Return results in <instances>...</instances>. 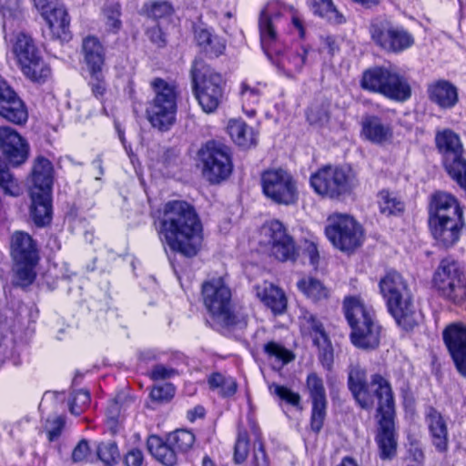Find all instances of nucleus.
<instances>
[{
    "label": "nucleus",
    "mask_w": 466,
    "mask_h": 466,
    "mask_svg": "<svg viewBox=\"0 0 466 466\" xmlns=\"http://www.w3.org/2000/svg\"><path fill=\"white\" fill-rule=\"evenodd\" d=\"M158 234L171 250L195 257L203 242V225L195 208L183 200L165 204Z\"/></svg>",
    "instance_id": "nucleus-1"
},
{
    "label": "nucleus",
    "mask_w": 466,
    "mask_h": 466,
    "mask_svg": "<svg viewBox=\"0 0 466 466\" xmlns=\"http://www.w3.org/2000/svg\"><path fill=\"white\" fill-rule=\"evenodd\" d=\"M429 225L440 247L455 245L464 227L463 211L457 198L442 191L434 193L429 207Z\"/></svg>",
    "instance_id": "nucleus-2"
},
{
    "label": "nucleus",
    "mask_w": 466,
    "mask_h": 466,
    "mask_svg": "<svg viewBox=\"0 0 466 466\" xmlns=\"http://www.w3.org/2000/svg\"><path fill=\"white\" fill-rule=\"evenodd\" d=\"M371 386L376 387L378 399L377 418L380 425L377 442L383 460L396 454L397 441L394 433L395 406L393 393L389 381L380 374H374Z\"/></svg>",
    "instance_id": "nucleus-3"
},
{
    "label": "nucleus",
    "mask_w": 466,
    "mask_h": 466,
    "mask_svg": "<svg viewBox=\"0 0 466 466\" xmlns=\"http://www.w3.org/2000/svg\"><path fill=\"white\" fill-rule=\"evenodd\" d=\"M345 317L351 329L350 340L361 350H375L380 342L381 327L373 312L358 298H347L343 303Z\"/></svg>",
    "instance_id": "nucleus-4"
},
{
    "label": "nucleus",
    "mask_w": 466,
    "mask_h": 466,
    "mask_svg": "<svg viewBox=\"0 0 466 466\" xmlns=\"http://www.w3.org/2000/svg\"><path fill=\"white\" fill-rule=\"evenodd\" d=\"M203 302L213 319L224 327H245L247 318L232 310L231 290L222 278L202 285Z\"/></svg>",
    "instance_id": "nucleus-5"
},
{
    "label": "nucleus",
    "mask_w": 466,
    "mask_h": 466,
    "mask_svg": "<svg viewBox=\"0 0 466 466\" xmlns=\"http://www.w3.org/2000/svg\"><path fill=\"white\" fill-rule=\"evenodd\" d=\"M195 96L205 113L215 112L224 98L225 82L202 59H195L191 67Z\"/></svg>",
    "instance_id": "nucleus-6"
},
{
    "label": "nucleus",
    "mask_w": 466,
    "mask_h": 466,
    "mask_svg": "<svg viewBox=\"0 0 466 466\" xmlns=\"http://www.w3.org/2000/svg\"><path fill=\"white\" fill-rule=\"evenodd\" d=\"M155 98L147 108V119L153 127L160 131L168 130L176 121L177 86L161 78L151 82Z\"/></svg>",
    "instance_id": "nucleus-7"
},
{
    "label": "nucleus",
    "mask_w": 466,
    "mask_h": 466,
    "mask_svg": "<svg viewBox=\"0 0 466 466\" xmlns=\"http://www.w3.org/2000/svg\"><path fill=\"white\" fill-rule=\"evenodd\" d=\"M309 183L318 195L331 199L350 194L356 186L350 170L331 165L324 166L312 173Z\"/></svg>",
    "instance_id": "nucleus-8"
},
{
    "label": "nucleus",
    "mask_w": 466,
    "mask_h": 466,
    "mask_svg": "<svg viewBox=\"0 0 466 466\" xmlns=\"http://www.w3.org/2000/svg\"><path fill=\"white\" fill-rule=\"evenodd\" d=\"M432 283L439 295L454 304L466 299V279L459 262L451 258L441 260Z\"/></svg>",
    "instance_id": "nucleus-9"
},
{
    "label": "nucleus",
    "mask_w": 466,
    "mask_h": 466,
    "mask_svg": "<svg viewBox=\"0 0 466 466\" xmlns=\"http://www.w3.org/2000/svg\"><path fill=\"white\" fill-rule=\"evenodd\" d=\"M203 177L211 184L226 180L233 170L230 150L215 141H208L198 151Z\"/></svg>",
    "instance_id": "nucleus-10"
},
{
    "label": "nucleus",
    "mask_w": 466,
    "mask_h": 466,
    "mask_svg": "<svg viewBox=\"0 0 466 466\" xmlns=\"http://www.w3.org/2000/svg\"><path fill=\"white\" fill-rule=\"evenodd\" d=\"M360 85L363 89L380 93L392 100L404 101L408 97V86L403 79L387 67L375 66L366 70Z\"/></svg>",
    "instance_id": "nucleus-11"
},
{
    "label": "nucleus",
    "mask_w": 466,
    "mask_h": 466,
    "mask_svg": "<svg viewBox=\"0 0 466 466\" xmlns=\"http://www.w3.org/2000/svg\"><path fill=\"white\" fill-rule=\"evenodd\" d=\"M325 233L334 247L345 252L355 250L363 241L361 226L346 214L329 216Z\"/></svg>",
    "instance_id": "nucleus-12"
},
{
    "label": "nucleus",
    "mask_w": 466,
    "mask_h": 466,
    "mask_svg": "<svg viewBox=\"0 0 466 466\" xmlns=\"http://www.w3.org/2000/svg\"><path fill=\"white\" fill-rule=\"evenodd\" d=\"M261 242L269 247L272 256L278 260L294 262L299 250L295 242L286 230L284 225L279 220H270L266 222L260 230Z\"/></svg>",
    "instance_id": "nucleus-13"
},
{
    "label": "nucleus",
    "mask_w": 466,
    "mask_h": 466,
    "mask_svg": "<svg viewBox=\"0 0 466 466\" xmlns=\"http://www.w3.org/2000/svg\"><path fill=\"white\" fill-rule=\"evenodd\" d=\"M380 289L386 299L388 310L398 326L408 329V299H402L401 292L406 289L402 277L397 272L388 273L380 281Z\"/></svg>",
    "instance_id": "nucleus-14"
},
{
    "label": "nucleus",
    "mask_w": 466,
    "mask_h": 466,
    "mask_svg": "<svg viewBox=\"0 0 466 466\" xmlns=\"http://www.w3.org/2000/svg\"><path fill=\"white\" fill-rule=\"evenodd\" d=\"M261 184L264 194L278 204L290 205L298 198L296 181L282 168L263 172Z\"/></svg>",
    "instance_id": "nucleus-15"
},
{
    "label": "nucleus",
    "mask_w": 466,
    "mask_h": 466,
    "mask_svg": "<svg viewBox=\"0 0 466 466\" xmlns=\"http://www.w3.org/2000/svg\"><path fill=\"white\" fill-rule=\"evenodd\" d=\"M370 33L374 43L387 52L400 53L408 47L406 30L387 19L373 21Z\"/></svg>",
    "instance_id": "nucleus-16"
},
{
    "label": "nucleus",
    "mask_w": 466,
    "mask_h": 466,
    "mask_svg": "<svg viewBox=\"0 0 466 466\" xmlns=\"http://www.w3.org/2000/svg\"><path fill=\"white\" fill-rule=\"evenodd\" d=\"M299 325L301 333L309 336L319 349L323 365L329 369L333 360L332 347L321 321L314 314L305 311L299 318Z\"/></svg>",
    "instance_id": "nucleus-17"
},
{
    "label": "nucleus",
    "mask_w": 466,
    "mask_h": 466,
    "mask_svg": "<svg viewBox=\"0 0 466 466\" xmlns=\"http://www.w3.org/2000/svg\"><path fill=\"white\" fill-rule=\"evenodd\" d=\"M0 149L12 167L24 164L29 156V145L10 127H0Z\"/></svg>",
    "instance_id": "nucleus-18"
},
{
    "label": "nucleus",
    "mask_w": 466,
    "mask_h": 466,
    "mask_svg": "<svg viewBox=\"0 0 466 466\" xmlns=\"http://www.w3.org/2000/svg\"><path fill=\"white\" fill-rule=\"evenodd\" d=\"M306 389L312 403L310 426L312 431L319 432L324 423L327 410V396L323 380L315 372L307 376Z\"/></svg>",
    "instance_id": "nucleus-19"
},
{
    "label": "nucleus",
    "mask_w": 466,
    "mask_h": 466,
    "mask_svg": "<svg viewBox=\"0 0 466 466\" xmlns=\"http://www.w3.org/2000/svg\"><path fill=\"white\" fill-rule=\"evenodd\" d=\"M0 116L16 125L25 124L28 118L25 103L2 76H0Z\"/></svg>",
    "instance_id": "nucleus-20"
},
{
    "label": "nucleus",
    "mask_w": 466,
    "mask_h": 466,
    "mask_svg": "<svg viewBox=\"0 0 466 466\" xmlns=\"http://www.w3.org/2000/svg\"><path fill=\"white\" fill-rule=\"evenodd\" d=\"M442 337L458 372L466 378V327L451 324L443 330Z\"/></svg>",
    "instance_id": "nucleus-21"
},
{
    "label": "nucleus",
    "mask_w": 466,
    "mask_h": 466,
    "mask_svg": "<svg viewBox=\"0 0 466 466\" xmlns=\"http://www.w3.org/2000/svg\"><path fill=\"white\" fill-rule=\"evenodd\" d=\"M374 375L371 376V378ZM372 379L370 380V381ZM348 387L356 402L365 410L373 407V397H376V387L367 382V374L365 369L360 365H350L348 373Z\"/></svg>",
    "instance_id": "nucleus-22"
},
{
    "label": "nucleus",
    "mask_w": 466,
    "mask_h": 466,
    "mask_svg": "<svg viewBox=\"0 0 466 466\" xmlns=\"http://www.w3.org/2000/svg\"><path fill=\"white\" fill-rule=\"evenodd\" d=\"M281 20L279 12L273 11L271 6H266L260 13L258 27L260 34L261 46L268 57L272 53L279 54L278 48V25Z\"/></svg>",
    "instance_id": "nucleus-23"
},
{
    "label": "nucleus",
    "mask_w": 466,
    "mask_h": 466,
    "mask_svg": "<svg viewBox=\"0 0 466 466\" xmlns=\"http://www.w3.org/2000/svg\"><path fill=\"white\" fill-rule=\"evenodd\" d=\"M435 144L441 155L443 166L451 167L455 159L463 156V146L460 136L450 128L438 130L435 135Z\"/></svg>",
    "instance_id": "nucleus-24"
},
{
    "label": "nucleus",
    "mask_w": 466,
    "mask_h": 466,
    "mask_svg": "<svg viewBox=\"0 0 466 466\" xmlns=\"http://www.w3.org/2000/svg\"><path fill=\"white\" fill-rule=\"evenodd\" d=\"M428 96L431 103L441 109H451L459 102L458 88L448 80H438L428 86Z\"/></svg>",
    "instance_id": "nucleus-25"
},
{
    "label": "nucleus",
    "mask_w": 466,
    "mask_h": 466,
    "mask_svg": "<svg viewBox=\"0 0 466 466\" xmlns=\"http://www.w3.org/2000/svg\"><path fill=\"white\" fill-rule=\"evenodd\" d=\"M256 296L275 315L284 313L288 306V299L284 291L274 284L264 281L255 286Z\"/></svg>",
    "instance_id": "nucleus-26"
},
{
    "label": "nucleus",
    "mask_w": 466,
    "mask_h": 466,
    "mask_svg": "<svg viewBox=\"0 0 466 466\" xmlns=\"http://www.w3.org/2000/svg\"><path fill=\"white\" fill-rule=\"evenodd\" d=\"M50 29L51 37L66 41L70 38V17L64 5L46 11L43 15Z\"/></svg>",
    "instance_id": "nucleus-27"
},
{
    "label": "nucleus",
    "mask_w": 466,
    "mask_h": 466,
    "mask_svg": "<svg viewBox=\"0 0 466 466\" xmlns=\"http://www.w3.org/2000/svg\"><path fill=\"white\" fill-rule=\"evenodd\" d=\"M11 256L14 261H25L38 258L37 249L32 237L24 231H15L10 239Z\"/></svg>",
    "instance_id": "nucleus-28"
},
{
    "label": "nucleus",
    "mask_w": 466,
    "mask_h": 466,
    "mask_svg": "<svg viewBox=\"0 0 466 466\" xmlns=\"http://www.w3.org/2000/svg\"><path fill=\"white\" fill-rule=\"evenodd\" d=\"M426 420L432 444L439 452H445L448 449V430L445 420L432 407L428 409Z\"/></svg>",
    "instance_id": "nucleus-29"
},
{
    "label": "nucleus",
    "mask_w": 466,
    "mask_h": 466,
    "mask_svg": "<svg viewBox=\"0 0 466 466\" xmlns=\"http://www.w3.org/2000/svg\"><path fill=\"white\" fill-rule=\"evenodd\" d=\"M31 217L35 224L43 227L52 218L51 192L31 191Z\"/></svg>",
    "instance_id": "nucleus-30"
},
{
    "label": "nucleus",
    "mask_w": 466,
    "mask_h": 466,
    "mask_svg": "<svg viewBox=\"0 0 466 466\" xmlns=\"http://www.w3.org/2000/svg\"><path fill=\"white\" fill-rule=\"evenodd\" d=\"M361 126V135L371 143L383 144L391 138L392 132L390 127L384 125L377 116H370L365 117L362 120Z\"/></svg>",
    "instance_id": "nucleus-31"
},
{
    "label": "nucleus",
    "mask_w": 466,
    "mask_h": 466,
    "mask_svg": "<svg viewBox=\"0 0 466 466\" xmlns=\"http://www.w3.org/2000/svg\"><path fill=\"white\" fill-rule=\"evenodd\" d=\"M53 166L43 157H38L33 166L32 179L34 187L31 191L51 192Z\"/></svg>",
    "instance_id": "nucleus-32"
},
{
    "label": "nucleus",
    "mask_w": 466,
    "mask_h": 466,
    "mask_svg": "<svg viewBox=\"0 0 466 466\" xmlns=\"http://www.w3.org/2000/svg\"><path fill=\"white\" fill-rule=\"evenodd\" d=\"M13 52L17 59L20 68L29 61L41 56L32 37L23 32L19 33L13 45Z\"/></svg>",
    "instance_id": "nucleus-33"
},
{
    "label": "nucleus",
    "mask_w": 466,
    "mask_h": 466,
    "mask_svg": "<svg viewBox=\"0 0 466 466\" xmlns=\"http://www.w3.org/2000/svg\"><path fill=\"white\" fill-rule=\"evenodd\" d=\"M147 449L151 455L162 464L166 466L176 464L177 451L168 441L164 442L159 437L151 435L147 439Z\"/></svg>",
    "instance_id": "nucleus-34"
},
{
    "label": "nucleus",
    "mask_w": 466,
    "mask_h": 466,
    "mask_svg": "<svg viewBox=\"0 0 466 466\" xmlns=\"http://www.w3.org/2000/svg\"><path fill=\"white\" fill-rule=\"evenodd\" d=\"M307 49L301 47L299 51H289L278 61V67L284 74L292 78L295 74L300 73L307 59Z\"/></svg>",
    "instance_id": "nucleus-35"
},
{
    "label": "nucleus",
    "mask_w": 466,
    "mask_h": 466,
    "mask_svg": "<svg viewBox=\"0 0 466 466\" xmlns=\"http://www.w3.org/2000/svg\"><path fill=\"white\" fill-rule=\"evenodd\" d=\"M227 128L233 141L238 146L248 147L256 143L253 129L243 120L231 119L228 121Z\"/></svg>",
    "instance_id": "nucleus-36"
},
{
    "label": "nucleus",
    "mask_w": 466,
    "mask_h": 466,
    "mask_svg": "<svg viewBox=\"0 0 466 466\" xmlns=\"http://www.w3.org/2000/svg\"><path fill=\"white\" fill-rule=\"evenodd\" d=\"M82 49L89 70L102 69L104 51L99 41L96 37L87 36L83 41Z\"/></svg>",
    "instance_id": "nucleus-37"
},
{
    "label": "nucleus",
    "mask_w": 466,
    "mask_h": 466,
    "mask_svg": "<svg viewBox=\"0 0 466 466\" xmlns=\"http://www.w3.org/2000/svg\"><path fill=\"white\" fill-rule=\"evenodd\" d=\"M21 71L26 78L35 83H44L51 76V68L42 56L26 63L21 67Z\"/></svg>",
    "instance_id": "nucleus-38"
},
{
    "label": "nucleus",
    "mask_w": 466,
    "mask_h": 466,
    "mask_svg": "<svg viewBox=\"0 0 466 466\" xmlns=\"http://www.w3.org/2000/svg\"><path fill=\"white\" fill-rule=\"evenodd\" d=\"M38 258L25 261H14L15 284L20 287L30 285L35 279V267Z\"/></svg>",
    "instance_id": "nucleus-39"
},
{
    "label": "nucleus",
    "mask_w": 466,
    "mask_h": 466,
    "mask_svg": "<svg viewBox=\"0 0 466 466\" xmlns=\"http://www.w3.org/2000/svg\"><path fill=\"white\" fill-rule=\"evenodd\" d=\"M299 289L313 301L326 299L329 297L328 289L314 278H304L297 284Z\"/></svg>",
    "instance_id": "nucleus-40"
},
{
    "label": "nucleus",
    "mask_w": 466,
    "mask_h": 466,
    "mask_svg": "<svg viewBox=\"0 0 466 466\" xmlns=\"http://www.w3.org/2000/svg\"><path fill=\"white\" fill-rule=\"evenodd\" d=\"M208 383L211 390H218V394L223 398L233 396L238 389L235 379L225 377L218 372L211 374L208 379Z\"/></svg>",
    "instance_id": "nucleus-41"
},
{
    "label": "nucleus",
    "mask_w": 466,
    "mask_h": 466,
    "mask_svg": "<svg viewBox=\"0 0 466 466\" xmlns=\"http://www.w3.org/2000/svg\"><path fill=\"white\" fill-rule=\"evenodd\" d=\"M379 206L380 212L386 215H397L405 209L404 202L389 191L382 190L379 195Z\"/></svg>",
    "instance_id": "nucleus-42"
},
{
    "label": "nucleus",
    "mask_w": 466,
    "mask_h": 466,
    "mask_svg": "<svg viewBox=\"0 0 466 466\" xmlns=\"http://www.w3.org/2000/svg\"><path fill=\"white\" fill-rule=\"evenodd\" d=\"M0 13L3 15V27L6 31L12 28L13 22L21 15L20 0H0Z\"/></svg>",
    "instance_id": "nucleus-43"
},
{
    "label": "nucleus",
    "mask_w": 466,
    "mask_h": 466,
    "mask_svg": "<svg viewBox=\"0 0 466 466\" xmlns=\"http://www.w3.org/2000/svg\"><path fill=\"white\" fill-rule=\"evenodd\" d=\"M167 441L174 447L177 453L186 452L192 448L195 435L187 430H177L169 434Z\"/></svg>",
    "instance_id": "nucleus-44"
},
{
    "label": "nucleus",
    "mask_w": 466,
    "mask_h": 466,
    "mask_svg": "<svg viewBox=\"0 0 466 466\" xmlns=\"http://www.w3.org/2000/svg\"><path fill=\"white\" fill-rule=\"evenodd\" d=\"M96 454L99 460L106 466H112L120 458L118 448L114 441L101 442L97 445Z\"/></svg>",
    "instance_id": "nucleus-45"
},
{
    "label": "nucleus",
    "mask_w": 466,
    "mask_h": 466,
    "mask_svg": "<svg viewBox=\"0 0 466 466\" xmlns=\"http://www.w3.org/2000/svg\"><path fill=\"white\" fill-rule=\"evenodd\" d=\"M268 390L272 395L279 397L281 400L287 402L288 404L294 407L299 406V394L292 391L290 389L277 383H271L268 386Z\"/></svg>",
    "instance_id": "nucleus-46"
},
{
    "label": "nucleus",
    "mask_w": 466,
    "mask_h": 466,
    "mask_svg": "<svg viewBox=\"0 0 466 466\" xmlns=\"http://www.w3.org/2000/svg\"><path fill=\"white\" fill-rule=\"evenodd\" d=\"M90 403V394L86 390H79L72 394L69 400V410L72 414L80 415Z\"/></svg>",
    "instance_id": "nucleus-47"
},
{
    "label": "nucleus",
    "mask_w": 466,
    "mask_h": 466,
    "mask_svg": "<svg viewBox=\"0 0 466 466\" xmlns=\"http://www.w3.org/2000/svg\"><path fill=\"white\" fill-rule=\"evenodd\" d=\"M66 419L62 415H56L48 418L45 424V431L50 441L57 440L65 428Z\"/></svg>",
    "instance_id": "nucleus-48"
},
{
    "label": "nucleus",
    "mask_w": 466,
    "mask_h": 466,
    "mask_svg": "<svg viewBox=\"0 0 466 466\" xmlns=\"http://www.w3.org/2000/svg\"><path fill=\"white\" fill-rule=\"evenodd\" d=\"M264 351L269 358H275L278 360H281L283 363H288L293 359L288 350L274 341L265 344Z\"/></svg>",
    "instance_id": "nucleus-49"
},
{
    "label": "nucleus",
    "mask_w": 466,
    "mask_h": 466,
    "mask_svg": "<svg viewBox=\"0 0 466 466\" xmlns=\"http://www.w3.org/2000/svg\"><path fill=\"white\" fill-rule=\"evenodd\" d=\"M249 451V441L246 432H239L234 447V461L236 463H242Z\"/></svg>",
    "instance_id": "nucleus-50"
},
{
    "label": "nucleus",
    "mask_w": 466,
    "mask_h": 466,
    "mask_svg": "<svg viewBox=\"0 0 466 466\" xmlns=\"http://www.w3.org/2000/svg\"><path fill=\"white\" fill-rule=\"evenodd\" d=\"M201 49L208 56L218 57L223 54L226 49L225 40L216 35H212L210 40L205 44Z\"/></svg>",
    "instance_id": "nucleus-51"
},
{
    "label": "nucleus",
    "mask_w": 466,
    "mask_h": 466,
    "mask_svg": "<svg viewBox=\"0 0 466 466\" xmlns=\"http://www.w3.org/2000/svg\"><path fill=\"white\" fill-rule=\"evenodd\" d=\"M425 454L418 440L410 439V466H424Z\"/></svg>",
    "instance_id": "nucleus-52"
},
{
    "label": "nucleus",
    "mask_w": 466,
    "mask_h": 466,
    "mask_svg": "<svg viewBox=\"0 0 466 466\" xmlns=\"http://www.w3.org/2000/svg\"><path fill=\"white\" fill-rule=\"evenodd\" d=\"M89 86L95 96H102L106 91V83L101 69L90 70Z\"/></svg>",
    "instance_id": "nucleus-53"
},
{
    "label": "nucleus",
    "mask_w": 466,
    "mask_h": 466,
    "mask_svg": "<svg viewBox=\"0 0 466 466\" xmlns=\"http://www.w3.org/2000/svg\"><path fill=\"white\" fill-rule=\"evenodd\" d=\"M175 394V388L170 383L156 386L150 392V397L157 401H168Z\"/></svg>",
    "instance_id": "nucleus-54"
},
{
    "label": "nucleus",
    "mask_w": 466,
    "mask_h": 466,
    "mask_svg": "<svg viewBox=\"0 0 466 466\" xmlns=\"http://www.w3.org/2000/svg\"><path fill=\"white\" fill-rule=\"evenodd\" d=\"M319 15L329 19L335 18L337 23L343 21L342 15H339L331 0H321L319 3Z\"/></svg>",
    "instance_id": "nucleus-55"
},
{
    "label": "nucleus",
    "mask_w": 466,
    "mask_h": 466,
    "mask_svg": "<svg viewBox=\"0 0 466 466\" xmlns=\"http://www.w3.org/2000/svg\"><path fill=\"white\" fill-rule=\"evenodd\" d=\"M240 96L244 104L255 105L259 101L260 93L258 89L248 86L246 83H242Z\"/></svg>",
    "instance_id": "nucleus-56"
},
{
    "label": "nucleus",
    "mask_w": 466,
    "mask_h": 466,
    "mask_svg": "<svg viewBox=\"0 0 466 466\" xmlns=\"http://www.w3.org/2000/svg\"><path fill=\"white\" fill-rule=\"evenodd\" d=\"M105 15L106 16V25L110 30L116 31L120 28L121 22L119 20V10L117 5H111L105 9Z\"/></svg>",
    "instance_id": "nucleus-57"
},
{
    "label": "nucleus",
    "mask_w": 466,
    "mask_h": 466,
    "mask_svg": "<svg viewBox=\"0 0 466 466\" xmlns=\"http://www.w3.org/2000/svg\"><path fill=\"white\" fill-rule=\"evenodd\" d=\"M172 6L167 2H156L152 5L149 15L155 19H159L171 15Z\"/></svg>",
    "instance_id": "nucleus-58"
},
{
    "label": "nucleus",
    "mask_w": 466,
    "mask_h": 466,
    "mask_svg": "<svg viewBox=\"0 0 466 466\" xmlns=\"http://www.w3.org/2000/svg\"><path fill=\"white\" fill-rule=\"evenodd\" d=\"M121 414V404L120 398H116L113 400L106 408V417L108 423L111 424V427L117 422L118 418Z\"/></svg>",
    "instance_id": "nucleus-59"
},
{
    "label": "nucleus",
    "mask_w": 466,
    "mask_h": 466,
    "mask_svg": "<svg viewBox=\"0 0 466 466\" xmlns=\"http://www.w3.org/2000/svg\"><path fill=\"white\" fill-rule=\"evenodd\" d=\"M176 374L177 371L174 369L167 368L162 364L154 366L151 370V377L155 380L169 379Z\"/></svg>",
    "instance_id": "nucleus-60"
},
{
    "label": "nucleus",
    "mask_w": 466,
    "mask_h": 466,
    "mask_svg": "<svg viewBox=\"0 0 466 466\" xmlns=\"http://www.w3.org/2000/svg\"><path fill=\"white\" fill-rule=\"evenodd\" d=\"M90 452L88 442L86 440H82L75 447L72 451V460L74 462L83 461Z\"/></svg>",
    "instance_id": "nucleus-61"
},
{
    "label": "nucleus",
    "mask_w": 466,
    "mask_h": 466,
    "mask_svg": "<svg viewBox=\"0 0 466 466\" xmlns=\"http://www.w3.org/2000/svg\"><path fill=\"white\" fill-rule=\"evenodd\" d=\"M212 32L210 29L206 28L202 25H198L195 27L194 35L197 45L201 48L205 44L210 40L212 35Z\"/></svg>",
    "instance_id": "nucleus-62"
},
{
    "label": "nucleus",
    "mask_w": 466,
    "mask_h": 466,
    "mask_svg": "<svg viewBox=\"0 0 466 466\" xmlns=\"http://www.w3.org/2000/svg\"><path fill=\"white\" fill-rule=\"evenodd\" d=\"M144 460L143 453L138 449H132L125 458L127 466H141Z\"/></svg>",
    "instance_id": "nucleus-63"
},
{
    "label": "nucleus",
    "mask_w": 466,
    "mask_h": 466,
    "mask_svg": "<svg viewBox=\"0 0 466 466\" xmlns=\"http://www.w3.org/2000/svg\"><path fill=\"white\" fill-rule=\"evenodd\" d=\"M252 464L253 466H268L267 455L261 443L258 444V449L254 450Z\"/></svg>",
    "instance_id": "nucleus-64"
}]
</instances>
